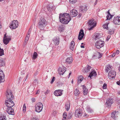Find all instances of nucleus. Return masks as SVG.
Listing matches in <instances>:
<instances>
[{"label": "nucleus", "mask_w": 120, "mask_h": 120, "mask_svg": "<svg viewBox=\"0 0 120 120\" xmlns=\"http://www.w3.org/2000/svg\"><path fill=\"white\" fill-rule=\"evenodd\" d=\"M59 19L60 22L64 24H67L71 19L69 14L67 13L60 14Z\"/></svg>", "instance_id": "f257e3e1"}, {"label": "nucleus", "mask_w": 120, "mask_h": 120, "mask_svg": "<svg viewBox=\"0 0 120 120\" xmlns=\"http://www.w3.org/2000/svg\"><path fill=\"white\" fill-rule=\"evenodd\" d=\"M46 25V20L43 17H41L38 23V26L41 30H43Z\"/></svg>", "instance_id": "f03ea898"}, {"label": "nucleus", "mask_w": 120, "mask_h": 120, "mask_svg": "<svg viewBox=\"0 0 120 120\" xmlns=\"http://www.w3.org/2000/svg\"><path fill=\"white\" fill-rule=\"evenodd\" d=\"M43 106V104L41 103H38L35 106V111L38 112H40L42 110Z\"/></svg>", "instance_id": "7ed1b4c3"}, {"label": "nucleus", "mask_w": 120, "mask_h": 120, "mask_svg": "<svg viewBox=\"0 0 120 120\" xmlns=\"http://www.w3.org/2000/svg\"><path fill=\"white\" fill-rule=\"evenodd\" d=\"M88 23L89 24V26L90 27V28H89V30H91L96 26L97 22L96 21H94L93 19L89 20Z\"/></svg>", "instance_id": "20e7f679"}, {"label": "nucleus", "mask_w": 120, "mask_h": 120, "mask_svg": "<svg viewBox=\"0 0 120 120\" xmlns=\"http://www.w3.org/2000/svg\"><path fill=\"white\" fill-rule=\"evenodd\" d=\"M10 27L11 29H16L18 26V22L17 20H14L10 24Z\"/></svg>", "instance_id": "39448f33"}, {"label": "nucleus", "mask_w": 120, "mask_h": 120, "mask_svg": "<svg viewBox=\"0 0 120 120\" xmlns=\"http://www.w3.org/2000/svg\"><path fill=\"white\" fill-rule=\"evenodd\" d=\"M5 104L9 108H10L11 109H12L11 108L14 105V104L12 100H8L5 101Z\"/></svg>", "instance_id": "423d86ee"}, {"label": "nucleus", "mask_w": 120, "mask_h": 120, "mask_svg": "<svg viewBox=\"0 0 120 120\" xmlns=\"http://www.w3.org/2000/svg\"><path fill=\"white\" fill-rule=\"evenodd\" d=\"M6 96L8 100H12L13 98V96L12 94V92L10 90H7L6 93Z\"/></svg>", "instance_id": "0eeeda50"}, {"label": "nucleus", "mask_w": 120, "mask_h": 120, "mask_svg": "<svg viewBox=\"0 0 120 120\" xmlns=\"http://www.w3.org/2000/svg\"><path fill=\"white\" fill-rule=\"evenodd\" d=\"M104 45V42L99 40L95 43L96 47L98 49H100L103 47Z\"/></svg>", "instance_id": "6e6552de"}, {"label": "nucleus", "mask_w": 120, "mask_h": 120, "mask_svg": "<svg viewBox=\"0 0 120 120\" xmlns=\"http://www.w3.org/2000/svg\"><path fill=\"white\" fill-rule=\"evenodd\" d=\"M116 75L115 71L113 70L110 71L108 73V77L110 79H112L115 77Z\"/></svg>", "instance_id": "1a4fd4ad"}, {"label": "nucleus", "mask_w": 120, "mask_h": 120, "mask_svg": "<svg viewBox=\"0 0 120 120\" xmlns=\"http://www.w3.org/2000/svg\"><path fill=\"white\" fill-rule=\"evenodd\" d=\"M75 116L76 117H79L82 116V111L81 109H77L75 112Z\"/></svg>", "instance_id": "9d476101"}, {"label": "nucleus", "mask_w": 120, "mask_h": 120, "mask_svg": "<svg viewBox=\"0 0 120 120\" xmlns=\"http://www.w3.org/2000/svg\"><path fill=\"white\" fill-rule=\"evenodd\" d=\"M113 22L116 25H120V17L117 16L114 17L113 20Z\"/></svg>", "instance_id": "9b49d317"}, {"label": "nucleus", "mask_w": 120, "mask_h": 120, "mask_svg": "<svg viewBox=\"0 0 120 120\" xmlns=\"http://www.w3.org/2000/svg\"><path fill=\"white\" fill-rule=\"evenodd\" d=\"M11 39V38L10 37L6 36V34H5L3 38V42L5 45H7L9 43Z\"/></svg>", "instance_id": "f8f14e48"}, {"label": "nucleus", "mask_w": 120, "mask_h": 120, "mask_svg": "<svg viewBox=\"0 0 120 120\" xmlns=\"http://www.w3.org/2000/svg\"><path fill=\"white\" fill-rule=\"evenodd\" d=\"M70 15L72 17L76 16L78 15V12L77 11L75 10H73L70 12Z\"/></svg>", "instance_id": "ddd939ff"}, {"label": "nucleus", "mask_w": 120, "mask_h": 120, "mask_svg": "<svg viewBox=\"0 0 120 120\" xmlns=\"http://www.w3.org/2000/svg\"><path fill=\"white\" fill-rule=\"evenodd\" d=\"M63 90H55L54 92V95L56 96H60L62 94Z\"/></svg>", "instance_id": "4468645a"}, {"label": "nucleus", "mask_w": 120, "mask_h": 120, "mask_svg": "<svg viewBox=\"0 0 120 120\" xmlns=\"http://www.w3.org/2000/svg\"><path fill=\"white\" fill-rule=\"evenodd\" d=\"M84 35V33L83 31L81 29L80 30V32L79 33V34L78 36V39L81 40L83 38Z\"/></svg>", "instance_id": "2eb2a0df"}, {"label": "nucleus", "mask_w": 120, "mask_h": 120, "mask_svg": "<svg viewBox=\"0 0 120 120\" xmlns=\"http://www.w3.org/2000/svg\"><path fill=\"white\" fill-rule=\"evenodd\" d=\"M113 101L112 99H107L105 105L107 106L110 107L113 103Z\"/></svg>", "instance_id": "dca6fc26"}, {"label": "nucleus", "mask_w": 120, "mask_h": 120, "mask_svg": "<svg viewBox=\"0 0 120 120\" xmlns=\"http://www.w3.org/2000/svg\"><path fill=\"white\" fill-rule=\"evenodd\" d=\"M119 113L118 111H116L112 112L111 113V117L113 118L116 119V118L118 117Z\"/></svg>", "instance_id": "f3484780"}, {"label": "nucleus", "mask_w": 120, "mask_h": 120, "mask_svg": "<svg viewBox=\"0 0 120 120\" xmlns=\"http://www.w3.org/2000/svg\"><path fill=\"white\" fill-rule=\"evenodd\" d=\"M34 86L33 85H31L30 86L28 90V91L29 94H32V92L34 90Z\"/></svg>", "instance_id": "a211bd4d"}, {"label": "nucleus", "mask_w": 120, "mask_h": 120, "mask_svg": "<svg viewBox=\"0 0 120 120\" xmlns=\"http://www.w3.org/2000/svg\"><path fill=\"white\" fill-rule=\"evenodd\" d=\"M47 9L49 12L53 11L55 9V7L52 6V4H50L47 7Z\"/></svg>", "instance_id": "6ab92c4d"}, {"label": "nucleus", "mask_w": 120, "mask_h": 120, "mask_svg": "<svg viewBox=\"0 0 120 120\" xmlns=\"http://www.w3.org/2000/svg\"><path fill=\"white\" fill-rule=\"evenodd\" d=\"M54 41V44L56 45H58L59 43V38L58 37L54 38L53 40Z\"/></svg>", "instance_id": "aec40b11"}, {"label": "nucleus", "mask_w": 120, "mask_h": 120, "mask_svg": "<svg viewBox=\"0 0 120 120\" xmlns=\"http://www.w3.org/2000/svg\"><path fill=\"white\" fill-rule=\"evenodd\" d=\"M101 36L99 33H95L93 36V38L95 40L99 39L101 37Z\"/></svg>", "instance_id": "412c9836"}, {"label": "nucleus", "mask_w": 120, "mask_h": 120, "mask_svg": "<svg viewBox=\"0 0 120 120\" xmlns=\"http://www.w3.org/2000/svg\"><path fill=\"white\" fill-rule=\"evenodd\" d=\"M91 68H92L91 66L87 65L84 69V71L86 73L89 72L90 70H91Z\"/></svg>", "instance_id": "4be33fe9"}, {"label": "nucleus", "mask_w": 120, "mask_h": 120, "mask_svg": "<svg viewBox=\"0 0 120 120\" xmlns=\"http://www.w3.org/2000/svg\"><path fill=\"white\" fill-rule=\"evenodd\" d=\"M87 10V7L86 6H82L80 8V11L82 12H84Z\"/></svg>", "instance_id": "5701e85b"}, {"label": "nucleus", "mask_w": 120, "mask_h": 120, "mask_svg": "<svg viewBox=\"0 0 120 120\" xmlns=\"http://www.w3.org/2000/svg\"><path fill=\"white\" fill-rule=\"evenodd\" d=\"M82 88L83 90V94L84 95H86L87 94L88 89L86 88V86H85L84 85H82Z\"/></svg>", "instance_id": "b1692460"}, {"label": "nucleus", "mask_w": 120, "mask_h": 120, "mask_svg": "<svg viewBox=\"0 0 120 120\" xmlns=\"http://www.w3.org/2000/svg\"><path fill=\"white\" fill-rule=\"evenodd\" d=\"M12 109H11L10 108H7V109L6 111L9 114L13 115L14 114V111L13 110H12Z\"/></svg>", "instance_id": "393cba45"}, {"label": "nucleus", "mask_w": 120, "mask_h": 120, "mask_svg": "<svg viewBox=\"0 0 120 120\" xmlns=\"http://www.w3.org/2000/svg\"><path fill=\"white\" fill-rule=\"evenodd\" d=\"M65 68H60L59 71V72L60 75H63L66 71Z\"/></svg>", "instance_id": "a878e982"}, {"label": "nucleus", "mask_w": 120, "mask_h": 120, "mask_svg": "<svg viewBox=\"0 0 120 120\" xmlns=\"http://www.w3.org/2000/svg\"><path fill=\"white\" fill-rule=\"evenodd\" d=\"M97 75V73L96 72L94 71H91L90 74L88 76L89 77H90V78L92 76H95Z\"/></svg>", "instance_id": "bb28decb"}, {"label": "nucleus", "mask_w": 120, "mask_h": 120, "mask_svg": "<svg viewBox=\"0 0 120 120\" xmlns=\"http://www.w3.org/2000/svg\"><path fill=\"white\" fill-rule=\"evenodd\" d=\"M72 61V59L71 57L68 58L66 60V62L68 63H71Z\"/></svg>", "instance_id": "cd10ccee"}, {"label": "nucleus", "mask_w": 120, "mask_h": 120, "mask_svg": "<svg viewBox=\"0 0 120 120\" xmlns=\"http://www.w3.org/2000/svg\"><path fill=\"white\" fill-rule=\"evenodd\" d=\"M70 108V103L69 102H67L65 105V108L67 111H68Z\"/></svg>", "instance_id": "c85d7f7f"}, {"label": "nucleus", "mask_w": 120, "mask_h": 120, "mask_svg": "<svg viewBox=\"0 0 120 120\" xmlns=\"http://www.w3.org/2000/svg\"><path fill=\"white\" fill-rule=\"evenodd\" d=\"M5 62L2 59H0V66L2 67L5 65Z\"/></svg>", "instance_id": "c756f323"}, {"label": "nucleus", "mask_w": 120, "mask_h": 120, "mask_svg": "<svg viewBox=\"0 0 120 120\" xmlns=\"http://www.w3.org/2000/svg\"><path fill=\"white\" fill-rule=\"evenodd\" d=\"M112 16L110 14L109 12H108L107 15L106 17V20H109L112 18Z\"/></svg>", "instance_id": "7c9ffc66"}, {"label": "nucleus", "mask_w": 120, "mask_h": 120, "mask_svg": "<svg viewBox=\"0 0 120 120\" xmlns=\"http://www.w3.org/2000/svg\"><path fill=\"white\" fill-rule=\"evenodd\" d=\"M74 94L75 96H77L80 93V92L79 91L78 89H76L75 90L74 92Z\"/></svg>", "instance_id": "2f4dec72"}, {"label": "nucleus", "mask_w": 120, "mask_h": 120, "mask_svg": "<svg viewBox=\"0 0 120 120\" xmlns=\"http://www.w3.org/2000/svg\"><path fill=\"white\" fill-rule=\"evenodd\" d=\"M38 54L37 53L35 52H34L32 58L33 59H35L37 57Z\"/></svg>", "instance_id": "473e14b6"}, {"label": "nucleus", "mask_w": 120, "mask_h": 120, "mask_svg": "<svg viewBox=\"0 0 120 120\" xmlns=\"http://www.w3.org/2000/svg\"><path fill=\"white\" fill-rule=\"evenodd\" d=\"M111 69V67L110 66H107L106 67L105 71L107 72H108V71Z\"/></svg>", "instance_id": "72a5a7b5"}, {"label": "nucleus", "mask_w": 120, "mask_h": 120, "mask_svg": "<svg viewBox=\"0 0 120 120\" xmlns=\"http://www.w3.org/2000/svg\"><path fill=\"white\" fill-rule=\"evenodd\" d=\"M109 24V23L108 22L105 23V24L104 25H103V28L104 29H105L107 30H108V26Z\"/></svg>", "instance_id": "f704fd0d"}, {"label": "nucleus", "mask_w": 120, "mask_h": 120, "mask_svg": "<svg viewBox=\"0 0 120 120\" xmlns=\"http://www.w3.org/2000/svg\"><path fill=\"white\" fill-rule=\"evenodd\" d=\"M4 76L0 77V83L4 82Z\"/></svg>", "instance_id": "c9c22d12"}, {"label": "nucleus", "mask_w": 120, "mask_h": 120, "mask_svg": "<svg viewBox=\"0 0 120 120\" xmlns=\"http://www.w3.org/2000/svg\"><path fill=\"white\" fill-rule=\"evenodd\" d=\"M30 32H29L28 34H27L26 36V37L25 38V42H26L28 41L29 39V38L30 37Z\"/></svg>", "instance_id": "e433bc0d"}, {"label": "nucleus", "mask_w": 120, "mask_h": 120, "mask_svg": "<svg viewBox=\"0 0 120 120\" xmlns=\"http://www.w3.org/2000/svg\"><path fill=\"white\" fill-rule=\"evenodd\" d=\"M6 118L5 116L4 115L1 116H0V120H6Z\"/></svg>", "instance_id": "4c0bfd02"}, {"label": "nucleus", "mask_w": 120, "mask_h": 120, "mask_svg": "<svg viewBox=\"0 0 120 120\" xmlns=\"http://www.w3.org/2000/svg\"><path fill=\"white\" fill-rule=\"evenodd\" d=\"M3 55H4V50L3 49H1L0 48V56H1Z\"/></svg>", "instance_id": "58836bf2"}, {"label": "nucleus", "mask_w": 120, "mask_h": 120, "mask_svg": "<svg viewBox=\"0 0 120 120\" xmlns=\"http://www.w3.org/2000/svg\"><path fill=\"white\" fill-rule=\"evenodd\" d=\"M72 116V114L71 113H69L68 115L67 118L68 119H71Z\"/></svg>", "instance_id": "ea45409f"}, {"label": "nucleus", "mask_w": 120, "mask_h": 120, "mask_svg": "<svg viewBox=\"0 0 120 120\" xmlns=\"http://www.w3.org/2000/svg\"><path fill=\"white\" fill-rule=\"evenodd\" d=\"M4 76V74L3 71L0 69V77Z\"/></svg>", "instance_id": "a19ab883"}, {"label": "nucleus", "mask_w": 120, "mask_h": 120, "mask_svg": "<svg viewBox=\"0 0 120 120\" xmlns=\"http://www.w3.org/2000/svg\"><path fill=\"white\" fill-rule=\"evenodd\" d=\"M114 33V31L112 30H109L108 32V33L111 34H112Z\"/></svg>", "instance_id": "79ce46f5"}, {"label": "nucleus", "mask_w": 120, "mask_h": 120, "mask_svg": "<svg viewBox=\"0 0 120 120\" xmlns=\"http://www.w3.org/2000/svg\"><path fill=\"white\" fill-rule=\"evenodd\" d=\"M26 107L25 105V104H24L23 106V112H25L26 111Z\"/></svg>", "instance_id": "37998d69"}, {"label": "nucleus", "mask_w": 120, "mask_h": 120, "mask_svg": "<svg viewBox=\"0 0 120 120\" xmlns=\"http://www.w3.org/2000/svg\"><path fill=\"white\" fill-rule=\"evenodd\" d=\"M63 30L64 29L63 27L61 26H60L58 29V30L60 31H63Z\"/></svg>", "instance_id": "c03bdc74"}, {"label": "nucleus", "mask_w": 120, "mask_h": 120, "mask_svg": "<svg viewBox=\"0 0 120 120\" xmlns=\"http://www.w3.org/2000/svg\"><path fill=\"white\" fill-rule=\"evenodd\" d=\"M87 111L89 112H93L92 110L90 108H87Z\"/></svg>", "instance_id": "a18cd8bd"}, {"label": "nucleus", "mask_w": 120, "mask_h": 120, "mask_svg": "<svg viewBox=\"0 0 120 120\" xmlns=\"http://www.w3.org/2000/svg\"><path fill=\"white\" fill-rule=\"evenodd\" d=\"M83 78L82 76H80L78 77V80H82L83 79Z\"/></svg>", "instance_id": "49530a36"}, {"label": "nucleus", "mask_w": 120, "mask_h": 120, "mask_svg": "<svg viewBox=\"0 0 120 120\" xmlns=\"http://www.w3.org/2000/svg\"><path fill=\"white\" fill-rule=\"evenodd\" d=\"M67 116V114L66 112H64L63 115V117L64 118H66Z\"/></svg>", "instance_id": "de8ad7c7"}, {"label": "nucleus", "mask_w": 120, "mask_h": 120, "mask_svg": "<svg viewBox=\"0 0 120 120\" xmlns=\"http://www.w3.org/2000/svg\"><path fill=\"white\" fill-rule=\"evenodd\" d=\"M98 54V58H100L102 56V54L101 53H100V52H97Z\"/></svg>", "instance_id": "09e8293b"}, {"label": "nucleus", "mask_w": 120, "mask_h": 120, "mask_svg": "<svg viewBox=\"0 0 120 120\" xmlns=\"http://www.w3.org/2000/svg\"><path fill=\"white\" fill-rule=\"evenodd\" d=\"M55 77H52V80L51 82V84H52L53 83L54 81H55Z\"/></svg>", "instance_id": "8fccbe9b"}, {"label": "nucleus", "mask_w": 120, "mask_h": 120, "mask_svg": "<svg viewBox=\"0 0 120 120\" xmlns=\"http://www.w3.org/2000/svg\"><path fill=\"white\" fill-rule=\"evenodd\" d=\"M103 88L104 89H106L107 88V85L105 83H104L103 86Z\"/></svg>", "instance_id": "3c124183"}, {"label": "nucleus", "mask_w": 120, "mask_h": 120, "mask_svg": "<svg viewBox=\"0 0 120 120\" xmlns=\"http://www.w3.org/2000/svg\"><path fill=\"white\" fill-rule=\"evenodd\" d=\"M75 45V42L74 41H72L70 43V46H74Z\"/></svg>", "instance_id": "603ef678"}, {"label": "nucleus", "mask_w": 120, "mask_h": 120, "mask_svg": "<svg viewBox=\"0 0 120 120\" xmlns=\"http://www.w3.org/2000/svg\"><path fill=\"white\" fill-rule=\"evenodd\" d=\"M69 2L72 4H74L75 3V0H69Z\"/></svg>", "instance_id": "864d4df0"}, {"label": "nucleus", "mask_w": 120, "mask_h": 120, "mask_svg": "<svg viewBox=\"0 0 120 120\" xmlns=\"http://www.w3.org/2000/svg\"><path fill=\"white\" fill-rule=\"evenodd\" d=\"M37 83V80H34V81L33 82V83L34 84L33 85H34H34H36Z\"/></svg>", "instance_id": "5fc2aeb1"}, {"label": "nucleus", "mask_w": 120, "mask_h": 120, "mask_svg": "<svg viewBox=\"0 0 120 120\" xmlns=\"http://www.w3.org/2000/svg\"><path fill=\"white\" fill-rule=\"evenodd\" d=\"M29 74V73H27V75L26 76V78L25 79H24V81H26V79L28 77V75Z\"/></svg>", "instance_id": "6e6d98bb"}, {"label": "nucleus", "mask_w": 120, "mask_h": 120, "mask_svg": "<svg viewBox=\"0 0 120 120\" xmlns=\"http://www.w3.org/2000/svg\"><path fill=\"white\" fill-rule=\"evenodd\" d=\"M74 46H70V48L72 50H73V49Z\"/></svg>", "instance_id": "4d7b16f0"}, {"label": "nucleus", "mask_w": 120, "mask_h": 120, "mask_svg": "<svg viewBox=\"0 0 120 120\" xmlns=\"http://www.w3.org/2000/svg\"><path fill=\"white\" fill-rule=\"evenodd\" d=\"M110 35H108L107 37V38H106V40L107 41H108L109 40V39L110 38Z\"/></svg>", "instance_id": "13d9d810"}, {"label": "nucleus", "mask_w": 120, "mask_h": 120, "mask_svg": "<svg viewBox=\"0 0 120 120\" xmlns=\"http://www.w3.org/2000/svg\"><path fill=\"white\" fill-rule=\"evenodd\" d=\"M119 51L118 50H117L116 52V54H119Z\"/></svg>", "instance_id": "bf43d9fd"}, {"label": "nucleus", "mask_w": 120, "mask_h": 120, "mask_svg": "<svg viewBox=\"0 0 120 120\" xmlns=\"http://www.w3.org/2000/svg\"><path fill=\"white\" fill-rule=\"evenodd\" d=\"M31 100L32 101V102H34L35 101V100L34 98H32L31 99Z\"/></svg>", "instance_id": "052dcab7"}, {"label": "nucleus", "mask_w": 120, "mask_h": 120, "mask_svg": "<svg viewBox=\"0 0 120 120\" xmlns=\"http://www.w3.org/2000/svg\"><path fill=\"white\" fill-rule=\"evenodd\" d=\"M82 81V80H78V82H77L78 84H79V83H80Z\"/></svg>", "instance_id": "680f3d73"}, {"label": "nucleus", "mask_w": 120, "mask_h": 120, "mask_svg": "<svg viewBox=\"0 0 120 120\" xmlns=\"http://www.w3.org/2000/svg\"><path fill=\"white\" fill-rule=\"evenodd\" d=\"M116 54L115 53H114L111 55V56L112 57H113L115 56Z\"/></svg>", "instance_id": "e2e57ef3"}, {"label": "nucleus", "mask_w": 120, "mask_h": 120, "mask_svg": "<svg viewBox=\"0 0 120 120\" xmlns=\"http://www.w3.org/2000/svg\"><path fill=\"white\" fill-rule=\"evenodd\" d=\"M36 118H31V120H36Z\"/></svg>", "instance_id": "0e129e2a"}, {"label": "nucleus", "mask_w": 120, "mask_h": 120, "mask_svg": "<svg viewBox=\"0 0 120 120\" xmlns=\"http://www.w3.org/2000/svg\"><path fill=\"white\" fill-rule=\"evenodd\" d=\"M31 28H30L29 30V31L28 33V34L29 32H30V34L31 31Z\"/></svg>", "instance_id": "69168bd1"}, {"label": "nucleus", "mask_w": 120, "mask_h": 120, "mask_svg": "<svg viewBox=\"0 0 120 120\" xmlns=\"http://www.w3.org/2000/svg\"><path fill=\"white\" fill-rule=\"evenodd\" d=\"M49 90H47L46 92L45 93V94H48V93H49Z\"/></svg>", "instance_id": "338daca9"}, {"label": "nucleus", "mask_w": 120, "mask_h": 120, "mask_svg": "<svg viewBox=\"0 0 120 120\" xmlns=\"http://www.w3.org/2000/svg\"><path fill=\"white\" fill-rule=\"evenodd\" d=\"M39 90H38L37 91V92L36 94H39Z\"/></svg>", "instance_id": "774afa93"}]
</instances>
